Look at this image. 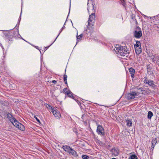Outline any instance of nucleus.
I'll return each instance as SVG.
<instances>
[{
  "label": "nucleus",
  "mask_w": 159,
  "mask_h": 159,
  "mask_svg": "<svg viewBox=\"0 0 159 159\" xmlns=\"http://www.w3.org/2000/svg\"><path fill=\"white\" fill-rule=\"evenodd\" d=\"M97 132L99 135L104 136L105 135L104 130L103 128L100 125H98L97 129Z\"/></svg>",
  "instance_id": "obj_5"
},
{
  "label": "nucleus",
  "mask_w": 159,
  "mask_h": 159,
  "mask_svg": "<svg viewBox=\"0 0 159 159\" xmlns=\"http://www.w3.org/2000/svg\"><path fill=\"white\" fill-rule=\"evenodd\" d=\"M116 54L120 56V57H126L129 56V52L123 47L116 45L114 49Z\"/></svg>",
  "instance_id": "obj_2"
},
{
  "label": "nucleus",
  "mask_w": 159,
  "mask_h": 159,
  "mask_svg": "<svg viewBox=\"0 0 159 159\" xmlns=\"http://www.w3.org/2000/svg\"><path fill=\"white\" fill-rule=\"evenodd\" d=\"M7 116L8 118L13 125H14V122L17 121L10 114H8Z\"/></svg>",
  "instance_id": "obj_8"
},
{
  "label": "nucleus",
  "mask_w": 159,
  "mask_h": 159,
  "mask_svg": "<svg viewBox=\"0 0 159 159\" xmlns=\"http://www.w3.org/2000/svg\"><path fill=\"white\" fill-rule=\"evenodd\" d=\"M82 158L83 159H87L88 158V156L85 155H83L82 156Z\"/></svg>",
  "instance_id": "obj_23"
},
{
  "label": "nucleus",
  "mask_w": 159,
  "mask_h": 159,
  "mask_svg": "<svg viewBox=\"0 0 159 159\" xmlns=\"http://www.w3.org/2000/svg\"><path fill=\"white\" fill-rule=\"evenodd\" d=\"M64 82H65V83L66 84H67V80H64Z\"/></svg>",
  "instance_id": "obj_31"
},
{
  "label": "nucleus",
  "mask_w": 159,
  "mask_h": 159,
  "mask_svg": "<svg viewBox=\"0 0 159 159\" xmlns=\"http://www.w3.org/2000/svg\"><path fill=\"white\" fill-rule=\"evenodd\" d=\"M70 91L68 89L66 88H65L64 89L63 92L65 93H66L67 94L68 93L70 92Z\"/></svg>",
  "instance_id": "obj_20"
},
{
  "label": "nucleus",
  "mask_w": 159,
  "mask_h": 159,
  "mask_svg": "<svg viewBox=\"0 0 159 159\" xmlns=\"http://www.w3.org/2000/svg\"><path fill=\"white\" fill-rule=\"evenodd\" d=\"M157 62L158 64H159V57H158L157 60Z\"/></svg>",
  "instance_id": "obj_29"
},
{
  "label": "nucleus",
  "mask_w": 159,
  "mask_h": 159,
  "mask_svg": "<svg viewBox=\"0 0 159 159\" xmlns=\"http://www.w3.org/2000/svg\"><path fill=\"white\" fill-rule=\"evenodd\" d=\"M0 45L1 46L2 48H3V47L2 46V44L1 43H0Z\"/></svg>",
  "instance_id": "obj_32"
},
{
  "label": "nucleus",
  "mask_w": 159,
  "mask_h": 159,
  "mask_svg": "<svg viewBox=\"0 0 159 159\" xmlns=\"http://www.w3.org/2000/svg\"><path fill=\"white\" fill-rule=\"evenodd\" d=\"M86 30L87 32H88L87 30Z\"/></svg>",
  "instance_id": "obj_34"
},
{
  "label": "nucleus",
  "mask_w": 159,
  "mask_h": 159,
  "mask_svg": "<svg viewBox=\"0 0 159 159\" xmlns=\"http://www.w3.org/2000/svg\"><path fill=\"white\" fill-rule=\"evenodd\" d=\"M131 159H137L138 158L135 155H132L130 156Z\"/></svg>",
  "instance_id": "obj_21"
},
{
  "label": "nucleus",
  "mask_w": 159,
  "mask_h": 159,
  "mask_svg": "<svg viewBox=\"0 0 159 159\" xmlns=\"http://www.w3.org/2000/svg\"><path fill=\"white\" fill-rule=\"evenodd\" d=\"M13 125L21 130H24L25 129L24 126L18 121L14 122Z\"/></svg>",
  "instance_id": "obj_6"
},
{
  "label": "nucleus",
  "mask_w": 159,
  "mask_h": 159,
  "mask_svg": "<svg viewBox=\"0 0 159 159\" xmlns=\"http://www.w3.org/2000/svg\"><path fill=\"white\" fill-rule=\"evenodd\" d=\"M153 116V114L152 113L151 111H149L148 113V119H151V118Z\"/></svg>",
  "instance_id": "obj_16"
},
{
  "label": "nucleus",
  "mask_w": 159,
  "mask_h": 159,
  "mask_svg": "<svg viewBox=\"0 0 159 159\" xmlns=\"http://www.w3.org/2000/svg\"><path fill=\"white\" fill-rule=\"evenodd\" d=\"M140 43L139 41H136V43L134 45V47H141L140 46Z\"/></svg>",
  "instance_id": "obj_15"
},
{
  "label": "nucleus",
  "mask_w": 159,
  "mask_h": 159,
  "mask_svg": "<svg viewBox=\"0 0 159 159\" xmlns=\"http://www.w3.org/2000/svg\"><path fill=\"white\" fill-rule=\"evenodd\" d=\"M126 125L130 127L132 125V120L131 119H128L126 120Z\"/></svg>",
  "instance_id": "obj_13"
},
{
  "label": "nucleus",
  "mask_w": 159,
  "mask_h": 159,
  "mask_svg": "<svg viewBox=\"0 0 159 159\" xmlns=\"http://www.w3.org/2000/svg\"><path fill=\"white\" fill-rule=\"evenodd\" d=\"M34 118L36 119V120L39 122V123H40V120L35 116H34Z\"/></svg>",
  "instance_id": "obj_27"
},
{
  "label": "nucleus",
  "mask_w": 159,
  "mask_h": 159,
  "mask_svg": "<svg viewBox=\"0 0 159 159\" xmlns=\"http://www.w3.org/2000/svg\"><path fill=\"white\" fill-rule=\"evenodd\" d=\"M48 106L47 107L50 110V111H51V108H52L51 106L49 105H47Z\"/></svg>",
  "instance_id": "obj_26"
},
{
  "label": "nucleus",
  "mask_w": 159,
  "mask_h": 159,
  "mask_svg": "<svg viewBox=\"0 0 159 159\" xmlns=\"http://www.w3.org/2000/svg\"><path fill=\"white\" fill-rule=\"evenodd\" d=\"M134 35L136 38H139L142 36V31L141 30H135L134 32Z\"/></svg>",
  "instance_id": "obj_7"
},
{
  "label": "nucleus",
  "mask_w": 159,
  "mask_h": 159,
  "mask_svg": "<svg viewBox=\"0 0 159 159\" xmlns=\"http://www.w3.org/2000/svg\"><path fill=\"white\" fill-rule=\"evenodd\" d=\"M135 52L137 54H139L141 52V47H134Z\"/></svg>",
  "instance_id": "obj_14"
},
{
  "label": "nucleus",
  "mask_w": 159,
  "mask_h": 159,
  "mask_svg": "<svg viewBox=\"0 0 159 159\" xmlns=\"http://www.w3.org/2000/svg\"><path fill=\"white\" fill-rule=\"evenodd\" d=\"M157 140L156 138L153 139L152 141V146L153 145L155 146L157 143Z\"/></svg>",
  "instance_id": "obj_17"
},
{
  "label": "nucleus",
  "mask_w": 159,
  "mask_h": 159,
  "mask_svg": "<svg viewBox=\"0 0 159 159\" xmlns=\"http://www.w3.org/2000/svg\"><path fill=\"white\" fill-rule=\"evenodd\" d=\"M129 71L131 74V76L132 78H134V76L135 73V70L132 68H130L129 69Z\"/></svg>",
  "instance_id": "obj_11"
},
{
  "label": "nucleus",
  "mask_w": 159,
  "mask_h": 159,
  "mask_svg": "<svg viewBox=\"0 0 159 159\" xmlns=\"http://www.w3.org/2000/svg\"><path fill=\"white\" fill-rule=\"evenodd\" d=\"M64 81L67 80V76L65 75H64Z\"/></svg>",
  "instance_id": "obj_25"
},
{
  "label": "nucleus",
  "mask_w": 159,
  "mask_h": 159,
  "mask_svg": "<svg viewBox=\"0 0 159 159\" xmlns=\"http://www.w3.org/2000/svg\"><path fill=\"white\" fill-rule=\"evenodd\" d=\"M83 35L82 34H80V35L77 36V39H81V38L82 37Z\"/></svg>",
  "instance_id": "obj_22"
},
{
  "label": "nucleus",
  "mask_w": 159,
  "mask_h": 159,
  "mask_svg": "<svg viewBox=\"0 0 159 159\" xmlns=\"http://www.w3.org/2000/svg\"><path fill=\"white\" fill-rule=\"evenodd\" d=\"M86 117V116L85 115H83L82 116L81 118L82 119L83 121H84V120H85V117Z\"/></svg>",
  "instance_id": "obj_24"
},
{
  "label": "nucleus",
  "mask_w": 159,
  "mask_h": 159,
  "mask_svg": "<svg viewBox=\"0 0 159 159\" xmlns=\"http://www.w3.org/2000/svg\"><path fill=\"white\" fill-rule=\"evenodd\" d=\"M113 156L115 157L117 156L119 153V150L117 148H114L111 151Z\"/></svg>",
  "instance_id": "obj_9"
},
{
  "label": "nucleus",
  "mask_w": 159,
  "mask_h": 159,
  "mask_svg": "<svg viewBox=\"0 0 159 159\" xmlns=\"http://www.w3.org/2000/svg\"><path fill=\"white\" fill-rule=\"evenodd\" d=\"M122 2H125V0H120Z\"/></svg>",
  "instance_id": "obj_33"
},
{
  "label": "nucleus",
  "mask_w": 159,
  "mask_h": 159,
  "mask_svg": "<svg viewBox=\"0 0 159 159\" xmlns=\"http://www.w3.org/2000/svg\"><path fill=\"white\" fill-rule=\"evenodd\" d=\"M154 146H154L153 145V146H152H152H151V148L150 150H153V148H154Z\"/></svg>",
  "instance_id": "obj_28"
},
{
  "label": "nucleus",
  "mask_w": 159,
  "mask_h": 159,
  "mask_svg": "<svg viewBox=\"0 0 159 159\" xmlns=\"http://www.w3.org/2000/svg\"><path fill=\"white\" fill-rule=\"evenodd\" d=\"M54 116L57 119H60L61 117V115L59 111L57 109L51 108V111Z\"/></svg>",
  "instance_id": "obj_3"
},
{
  "label": "nucleus",
  "mask_w": 159,
  "mask_h": 159,
  "mask_svg": "<svg viewBox=\"0 0 159 159\" xmlns=\"http://www.w3.org/2000/svg\"><path fill=\"white\" fill-rule=\"evenodd\" d=\"M52 82L53 83H54V84H56L57 82L55 80H53Z\"/></svg>",
  "instance_id": "obj_30"
},
{
  "label": "nucleus",
  "mask_w": 159,
  "mask_h": 159,
  "mask_svg": "<svg viewBox=\"0 0 159 159\" xmlns=\"http://www.w3.org/2000/svg\"><path fill=\"white\" fill-rule=\"evenodd\" d=\"M148 83L150 86H152L154 85L153 81L151 80H148Z\"/></svg>",
  "instance_id": "obj_18"
},
{
  "label": "nucleus",
  "mask_w": 159,
  "mask_h": 159,
  "mask_svg": "<svg viewBox=\"0 0 159 159\" xmlns=\"http://www.w3.org/2000/svg\"><path fill=\"white\" fill-rule=\"evenodd\" d=\"M87 9L89 14H90L89 12L92 11V12L91 13V14L89 16V18L88 20V26H87V28L90 30L93 28V26L94 25L95 18L94 14L95 11L93 4L91 5L90 7L88 6Z\"/></svg>",
  "instance_id": "obj_1"
},
{
  "label": "nucleus",
  "mask_w": 159,
  "mask_h": 159,
  "mask_svg": "<svg viewBox=\"0 0 159 159\" xmlns=\"http://www.w3.org/2000/svg\"><path fill=\"white\" fill-rule=\"evenodd\" d=\"M139 93L138 92L132 91L130 92L129 93H128L127 95V98L129 99H134L135 98V96H138Z\"/></svg>",
  "instance_id": "obj_4"
},
{
  "label": "nucleus",
  "mask_w": 159,
  "mask_h": 159,
  "mask_svg": "<svg viewBox=\"0 0 159 159\" xmlns=\"http://www.w3.org/2000/svg\"><path fill=\"white\" fill-rule=\"evenodd\" d=\"M62 148L65 151L67 152L68 153L71 148L69 146L66 145L63 146H62Z\"/></svg>",
  "instance_id": "obj_12"
},
{
  "label": "nucleus",
  "mask_w": 159,
  "mask_h": 159,
  "mask_svg": "<svg viewBox=\"0 0 159 159\" xmlns=\"http://www.w3.org/2000/svg\"><path fill=\"white\" fill-rule=\"evenodd\" d=\"M67 94L69 97L71 98H74V97L72 94V93L70 91L69 92V93H68Z\"/></svg>",
  "instance_id": "obj_19"
},
{
  "label": "nucleus",
  "mask_w": 159,
  "mask_h": 159,
  "mask_svg": "<svg viewBox=\"0 0 159 159\" xmlns=\"http://www.w3.org/2000/svg\"><path fill=\"white\" fill-rule=\"evenodd\" d=\"M68 153L70 154H71L74 157H76L77 156V152L71 148Z\"/></svg>",
  "instance_id": "obj_10"
}]
</instances>
